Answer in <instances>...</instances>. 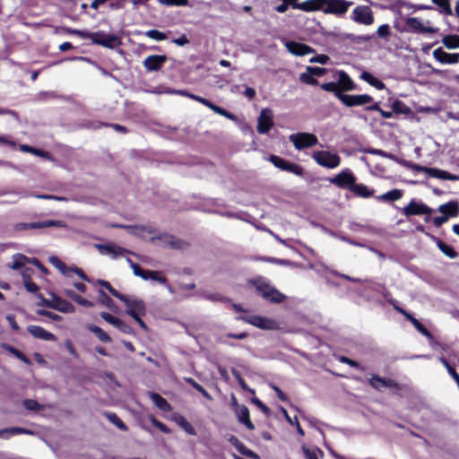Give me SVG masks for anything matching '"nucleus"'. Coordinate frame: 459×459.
<instances>
[{"label":"nucleus","mask_w":459,"mask_h":459,"mask_svg":"<svg viewBox=\"0 0 459 459\" xmlns=\"http://www.w3.org/2000/svg\"><path fill=\"white\" fill-rule=\"evenodd\" d=\"M52 309L62 313H74L75 307L69 301L54 295V302L51 304Z\"/></svg>","instance_id":"5701e85b"},{"label":"nucleus","mask_w":459,"mask_h":459,"mask_svg":"<svg viewBox=\"0 0 459 459\" xmlns=\"http://www.w3.org/2000/svg\"><path fill=\"white\" fill-rule=\"evenodd\" d=\"M30 261L22 254H15L12 257V263L8 265L13 270H21Z\"/></svg>","instance_id":"cd10ccee"},{"label":"nucleus","mask_w":459,"mask_h":459,"mask_svg":"<svg viewBox=\"0 0 459 459\" xmlns=\"http://www.w3.org/2000/svg\"><path fill=\"white\" fill-rule=\"evenodd\" d=\"M87 328L91 333H93L100 342H111V338L109 337V335L105 331H103L100 327L94 325H88Z\"/></svg>","instance_id":"72a5a7b5"},{"label":"nucleus","mask_w":459,"mask_h":459,"mask_svg":"<svg viewBox=\"0 0 459 459\" xmlns=\"http://www.w3.org/2000/svg\"><path fill=\"white\" fill-rule=\"evenodd\" d=\"M20 150L22 152H29V153L34 154L36 156H39V157L49 160H53V158L49 154V152H44V151L39 150V149L33 148V147H31L30 145H27V144H21L20 145Z\"/></svg>","instance_id":"473e14b6"},{"label":"nucleus","mask_w":459,"mask_h":459,"mask_svg":"<svg viewBox=\"0 0 459 459\" xmlns=\"http://www.w3.org/2000/svg\"><path fill=\"white\" fill-rule=\"evenodd\" d=\"M116 40L117 39L115 37L108 35H96V38L93 39L95 43L105 47H112L116 43Z\"/></svg>","instance_id":"ea45409f"},{"label":"nucleus","mask_w":459,"mask_h":459,"mask_svg":"<svg viewBox=\"0 0 459 459\" xmlns=\"http://www.w3.org/2000/svg\"><path fill=\"white\" fill-rule=\"evenodd\" d=\"M442 43L445 47L449 49H455L459 48V36L448 35L442 39Z\"/></svg>","instance_id":"a19ab883"},{"label":"nucleus","mask_w":459,"mask_h":459,"mask_svg":"<svg viewBox=\"0 0 459 459\" xmlns=\"http://www.w3.org/2000/svg\"><path fill=\"white\" fill-rule=\"evenodd\" d=\"M313 160L321 167L335 169L341 164V157L328 151H316L312 153Z\"/></svg>","instance_id":"20e7f679"},{"label":"nucleus","mask_w":459,"mask_h":459,"mask_svg":"<svg viewBox=\"0 0 459 459\" xmlns=\"http://www.w3.org/2000/svg\"><path fill=\"white\" fill-rule=\"evenodd\" d=\"M175 421L189 435L195 436L196 434L193 426L185 419V417L177 415L175 416Z\"/></svg>","instance_id":"c9c22d12"},{"label":"nucleus","mask_w":459,"mask_h":459,"mask_svg":"<svg viewBox=\"0 0 459 459\" xmlns=\"http://www.w3.org/2000/svg\"><path fill=\"white\" fill-rule=\"evenodd\" d=\"M27 331L37 339L48 341V342H55L56 341V337L52 333L45 330L43 327L39 325H29L27 327Z\"/></svg>","instance_id":"6ab92c4d"},{"label":"nucleus","mask_w":459,"mask_h":459,"mask_svg":"<svg viewBox=\"0 0 459 459\" xmlns=\"http://www.w3.org/2000/svg\"><path fill=\"white\" fill-rule=\"evenodd\" d=\"M411 324L423 335H425L429 338L431 337L430 333L419 322V320H417L416 318H411Z\"/></svg>","instance_id":"864d4df0"},{"label":"nucleus","mask_w":459,"mask_h":459,"mask_svg":"<svg viewBox=\"0 0 459 459\" xmlns=\"http://www.w3.org/2000/svg\"><path fill=\"white\" fill-rule=\"evenodd\" d=\"M353 4L347 0H307L294 5V9L304 12L322 11L325 14L343 16Z\"/></svg>","instance_id":"f257e3e1"},{"label":"nucleus","mask_w":459,"mask_h":459,"mask_svg":"<svg viewBox=\"0 0 459 459\" xmlns=\"http://www.w3.org/2000/svg\"><path fill=\"white\" fill-rule=\"evenodd\" d=\"M336 84H338V90L342 93L343 91H353L356 88L354 82L344 71H337L335 74Z\"/></svg>","instance_id":"f3484780"},{"label":"nucleus","mask_w":459,"mask_h":459,"mask_svg":"<svg viewBox=\"0 0 459 459\" xmlns=\"http://www.w3.org/2000/svg\"><path fill=\"white\" fill-rule=\"evenodd\" d=\"M94 247L98 249L100 255H108L112 259H117L118 257L124 256L126 254H129L130 252L119 246L115 244H95Z\"/></svg>","instance_id":"f8f14e48"},{"label":"nucleus","mask_w":459,"mask_h":459,"mask_svg":"<svg viewBox=\"0 0 459 459\" xmlns=\"http://www.w3.org/2000/svg\"><path fill=\"white\" fill-rule=\"evenodd\" d=\"M19 434L32 435L33 432L31 430L26 429L23 428H18V427H13V428H9V429H4L0 430V437H2V438H9L11 436H15V435H19Z\"/></svg>","instance_id":"c85d7f7f"},{"label":"nucleus","mask_w":459,"mask_h":459,"mask_svg":"<svg viewBox=\"0 0 459 459\" xmlns=\"http://www.w3.org/2000/svg\"><path fill=\"white\" fill-rule=\"evenodd\" d=\"M368 152L370 153V154H374V155H379V156L390 159V160H394V161H398V160L393 154H391L389 152H385L383 150L369 149V150H368Z\"/></svg>","instance_id":"603ef678"},{"label":"nucleus","mask_w":459,"mask_h":459,"mask_svg":"<svg viewBox=\"0 0 459 459\" xmlns=\"http://www.w3.org/2000/svg\"><path fill=\"white\" fill-rule=\"evenodd\" d=\"M235 412L240 423L244 424L250 430L255 429V426L249 418L248 408L246 405H237Z\"/></svg>","instance_id":"4be33fe9"},{"label":"nucleus","mask_w":459,"mask_h":459,"mask_svg":"<svg viewBox=\"0 0 459 459\" xmlns=\"http://www.w3.org/2000/svg\"><path fill=\"white\" fill-rule=\"evenodd\" d=\"M195 100L202 103L203 105L208 107L210 109H212V111H214L215 113L221 115V116H223L225 117L226 118L231 120V121H237V117L235 115H233L232 113H230L229 111H227L226 109L213 104L212 102H211L210 100L203 98V97H200L198 96L197 98H195Z\"/></svg>","instance_id":"412c9836"},{"label":"nucleus","mask_w":459,"mask_h":459,"mask_svg":"<svg viewBox=\"0 0 459 459\" xmlns=\"http://www.w3.org/2000/svg\"><path fill=\"white\" fill-rule=\"evenodd\" d=\"M360 78L377 90H384L385 88V85L382 81L373 76L368 72H363L360 74Z\"/></svg>","instance_id":"2f4dec72"},{"label":"nucleus","mask_w":459,"mask_h":459,"mask_svg":"<svg viewBox=\"0 0 459 459\" xmlns=\"http://www.w3.org/2000/svg\"><path fill=\"white\" fill-rule=\"evenodd\" d=\"M126 262L129 264L135 276L141 277L143 280L145 281H155L160 282V284L167 283L166 277H164L160 272L143 270L140 267L139 264H134L130 258H126Z\"/></svg>","instance_id":"1a4fd4ad"},{"label":"nucleus","mask_w":459,"mask_h":459,"mask_svg":"<svg viewBox=\"0 0 459 459\" xmlns=\"http://www.w3.org/2000/svg\"><path fill=\"white\" fill-rule=\"evenodd\" d=\"M49 263L56 267L65 277H72L74 273L77 274L81 279L90 281L83 271L78 267H67L57 256L51 255L48 258Z\"/></svg>","instance_id":"9d476101"},{"label":"nucleus","mask_w":459,"mask_h":459,"mask_svg":"<svg viewBox=\"0 0 459 459\" xmlns=\"http://www.w3.org/2000/svg\"><path fill=\"white\" fill-rule=\"evenodd\" d=\"M290 142L294 145L296 150H303L305 148L313 147L317 144V137L310 133H296L289 136Z\"/></svg>","instance_id":"6e6552de"},{"label":"nucleus","mask_w":459,"mask_h":459,"mask_svg":"<svg viewBox=\"0 0 459 459\" xmlns=\"http://www.w3.org/2000/svg\"><path fill=\"white\" fill-rule=\"evenodd\" d=\"M350 19L359 25L370 26L374 23V13L370 6L359 4L351 13Z\"/></svg>","instance_id":"7ed1b4c3"},{"label":"nucleus","mask_w":459,"mask_h":459,"mask_svg":"<svg viewBox=\"0 0 459 459\" xmlns=\"http://www.w3.org/2000/svg\"><path fill=\"white\" fill-rule=\"evenodd\" d=\"M23 285L28 292L37 293L39 291V286L34 283L31 280L23 281Z\"/></svg>","instance_id":"bf43d9fd"},{"label":"nucleus","mask_w":459,"mask_h":459,"mask_svg":"<svg viewBox=\"0 0 459 459\" xmlns=\"http://www.w3.org/2000/svg\"><path fill=\"white\" fill-rule=\"evenodd\" d=\"M117 227H118V225ZM119 227L126 229L127 231L134 235H140L142 231H143V228L138 226L119 225Z\"/></svg>","instance_id":"e2e57ef3"},{"label":"nucleus","mask_w":459,"mask_h":459,"mask_svg":"<svg viewBox=\"0 0 459 459\" xmlns=\"http://www.w3.org/2000/svg\"><path fill=\"white\" fill-rule=\"evenodd\" d=\"M145 35L154 40L161 41L167 39V35L158 30H150L145 32Z\"/></svg>","instance_id":"49530a36"},{"label":"nucleus","mask_w":459,"mask_h":459,"mask_svg":"<svg viewBox=\"0 0 459 459\" xmlns=\"http://www.w3.org/2000/svg\"><path fill=\"white\" fill-rule=\"evenodd\" d=\"M329 181L340 188H347L351 191V187L354 186L356 182V178L350 169H345L335 177L331 178Z\"/></svg>","instance_id":"9b49d317"},{"label":"nucleus","mask_w":459,"mask_h":459,"mask_svg":"<svg viewBox=\"0 0 459 459\" xmlns=\"http://www.w3.org/2000/svg\"><path fill=\"white\" fill-rule=\"evenodd\" d=\"M238 319L263 330H275L279 327L277 322L273 319L258 315L240 316L238 317Z\"/></svg>","instance_id":"0eeeda50"},{"label":"nucleus","mask_w":459,"mask_h":459,"mask_svg":"<svg viewBox=\"0 0 459 459\" xmlns=\"http://www.w3.org/2000/svg\"><path fill=\"white\" fill-rule=\"evenodd\" d=\"M116 328H117L120 332L124 333H131L133 332L132 328L123 320L119 321Z\"/></svg>","instance_id":"338daca9"},{"label":"nucleus","mask_w":459,"mask_h":459,"mask_svg":"<svg viewBox=\"0 0 459 459\" xmlns=\"http://www.w3.org/2000/svg\"><path fill=\"white\" fill-rule=\"evenodd\" d=\"M276 168L280 169L281 170L285 169V166L287 164V160L276 156V155H271L268 159Z\"/></svg>","instance_id":"09e8293b"},{"label":"nucleus","mask_w":459,"mask_h":459,"mask_svg":"<svg viewBox=\"0 0 459 459\" xmlns=\"http://www.w3.org/2000/svg\"><path fill=\"white\" fill-rule=\"evenodd\" d=\"M74 302H76L77 304H79L82 307H92L94 306V303L92 301H90V300L81 297L80 295H78L76 297V299H74Z\"/></svg>","instance_id":"0e129e2a"},{"label":"nucleus","mask_w":459,"mask_h":459,"mask_svg":"<svg viewBox=\"0 0 459 459\" xmlns=\"http://www.w3.org/2000/svg\"><path fill=\"white\" fill-rule=\"evenodd\" d=\"M307 71L312 74V75L315 77H321L326 73V69L323 67H317V66H307Z\"/></svg>","instance_id":"6e6d98bb"},{"label":"nucleus","mask_w":459,"mask_h":459,"mask_svg":"<svg viewBox=\"0 0 459 459\" xmlns=\"http://www.w3.org/2000/svg\"><path fill=\"white\" fill-rule=\"evenodd\" d=\"M302 451L307 459H319V457L324 456L323 451H321L317 447H307L306 446H302Z\"/></svg>","instance_id":"e433bc0d"},{"label":"nucleus","mask_w":459,"mask_h":459,"mask_svg":"<svg viewBox=\"0 0 459 459\" xmlns=\"http://www.w3.org/2000/svg\"><path fill=\"white\" fill-rule=\"evenodd\" d=\"M105 417L120 430L126 431V425L120 420V418L114 412H105Z\"/></svg>","instance_id":"4c0bfd02"},{"label":"nucleus","mask_w":459,"mask_h":459,"mask_svg":"<svg viewBox=\"0 0 459 459\" xmlns=\"http://www.w3.org/2000/svg\"><path fill=\"white\" fill-rule=\"evenodd\" d=\"M273 115L270 108H263L257 118V132L261 134H267L273 126Z\"/></svg>","instance_id":"ddd939ff"},{"label":"nucleus","mask_w":459,"mask_h":459,"mask_svg":"<svg viewBox=\"0 0 459 459\" xmlns=\"http://www.w3.org/2000/svg\"><path fill=\"white\" fill-rule=\"evenodd\" d=\"M429 177L435 178H439V179H444V180H452V181H455V180L459 179V177L456 175H453V174L448 173L447 171L441 170L438 169H434V168H431V169L429 170Z\"/></svg>","instance_id":"7c9ffc66"},{"label":"nucleus","mask_w":459,"mask_h":459,"mask_svg":"<svg viewBox=\"0 0 459 459\" xmlns=\"http://www.w3.org/2000/svg\"><path fill=\"white\" fill-rule=\"evenodd\" d=\"M285 47L289 52L295 56H306L307 54L313 53L314 49L307 45L298 43L295 41H288L285 43Z\"/></svg>","instance_id":"aec40b11"},{"label":"nucleus","mask_w":459,"mask_h":459,"mask_svg":"<svg viewBox=\"0 0 459 459\" xmlns=\"http://www.w3.org/2000/svg\"><path fill=\"white\" fill-rule=\"evenodd\" d=\"M403 165H405L407 168L411 169V170L413 171H421V172H425L427 173L429 176V170L431 169V168H428V167H424V166H420L419 164H415V163H412V162H408V161H403L402 162Z\"/></svg>","instance_id":"8fccbe9b"},{"label":"nucleus","mask_w":459,"mask_h":459,"mask_svg":"<svg viewBox=\"0 0 459 459\" xmlns=\"http://www.w3.org/2000/svg\"><path fill=\"white\" fill-rule=\"evenodd\" d=\"M204 298L206 299L213 301V302H217V301L225 302V301H228V299L226 298H224L223 296H221L219 293L206 294V295H204Z\"/></svg>","instance_id":"680f3d73"},{"label":"nucleus","mask_w":459,"mask_h":459,"mask_svg":"<svg viewBox=\"0 0 459 459\" xmlns=\"http://www.w3.org/2000/svg\"><path fill=\"white\" fill-rule=\"evenodd\" d=\"M150 398L154 403V404L162 411H169L171 407L169 403L164 399L161 395L156 393H150Z\"/></svg>","instance_id":"c756f323"},{"label":"nucleus","mask_w":459,"mask_h":459,"mask_svg":"<svg viewBox=\"0 0 459 459\" xmlns=\"http://www.w3.org/2000/svg\"><path fill=\"white\" fill-rule=\"evenodd\" d=\"M369 384L375 389L380 390L383 387H394L397 385L391 379L382 378L377 376H372L369 379Z\"/></svg>","instance_id":"393cba45"},{"label":"nucleus","mask_w":459,"mask_h":459,"mask_svg":"<svg viewBox=\"0 0 459 459\" xmlns=\"http://www.w3.org/2000/svg\"><path fill=\"white\" fill-rule=\"evenodd\" d=\"M167 59L165 55H151L143 60V65L148 72H156L163 66Z\"/></svg>","instance_id":"2eb2a0df"},{"label":"nucleus","mask_w":459,"mask_h":459,"mask_svg":"<svg viewBox=\"0 0 459 459\" xmlns=\"http://www.w3.org/2000/svg\"><path fill=\"white\" fill-rule=\"evenodd\" d=\"M330 60V57L326 55H316L309 59L310 63H318L322 65H325Z\"/></svg>","instance_id":"13d9d810"},{"label":"nucleus","mask_w":459,"mask_h":459,"mask_svg":"<svg viewBox=\"0 0 459 459\" xmlns=\"http://www.w3.org/2000/svg\"><path fill=\"white\" fill-rule=\"evenodd\" d=\"M20 271H21V275L22 277L23 281H25L27 280H31V275L33 273V269L24 266Z\"/></svg>","instance_id":"69168bd1"},{"label":"nucleus","mask_w":459,"mask_h":459,"mask_svg":"<svg viewBox=\"0 0 459 459\" xmlns=\"http://www.w3.org/2000/svg\"><path fill=\"white\" fill-rule=\"evenodd\" d=\"M351 192H352L356 196L362 198H369L373 196L375 193L373 189H369L367 186L356 183L351 187Z\"/></svg>","instance_id":"bb28decb"},{"label":"nucleus","mask_w":459,"mask_h":459,"mask_svg":"<svg viewBox=\"0 0 459 459\" xmlns=\"http://www.w3.org/2000/svg\"><path fill=\"white\" fill-rule=\"evenodd\" d=\"M320 87L325 91L333 92L338 100L339 96L343 95V93H342L341 91L338 90V84H336V82L322 83Z\"/></svg>","instance_id":"79ce46f5"},{"label":"nucleus","mask_w":459,"mask_h":459,"mask_svg":"<svg viewBox=\"0 0 459 459\" xmlns=\"http://www.w3.org/2000/svg\"><path fill=\"white\" fill-rule=\"evenodd\" d=\"M438 211L444 215L448 217H456L459 212V206L456 202H449L444 204H441L438 208Z\"/></svg>","instance_id":"a878e982"},{"label":"nucleus","mask_w":459,"mask_h":459,"mask_svg":"<svg viewBox=\"0 0 459 459\" xmlns=\"http://www.w3.org/2000/svg\"><path fill=\"white\" fill-rule=\"evenodd\" d=\"M152 424L157 428L159 429L161 432L163 433H169L170 430L169 429V428L162 422L157 420L156 419H152Z\"/></svg>","instance_id":"774afa93"},{"label":"nucleus","mask_w":459,"mask_h":459,"mask_svg":"<svg viewBox=\"0 0 459 459\" xmlns=\"http://www.w3.org/2000/svg\"><path fill=\"white\" fill-rule=\"evenodd\" d=\"M339 100L347 107L363 106L373 102V98L368 94L339 96Z\"/></svg>","instance_id":"4468645a"},{"label":"nucleus","mask_w":459,"mask_h":459,"mask_svg":"<svg viewBox=\"0 0 459 459\" xmlns=\"http://www.w3.org/2000/svg\"><path fill=\"white\" fill-rule=\"evenodd\" d=\"M230 443L237 448V450L243 455L252 459H257L258 456L255 453L248 449L242 442H240L236 437L231 436L229 438Z\"/></svg>","instance_id":"b1692460"},{"label":"nucleus","mask_w":459,"mask_h":459,"mask_svg":"<svg viewBox=\"0 0 459 459\" xmlns=\"http://www.w3.org/2000/svg\"><path fill=\"white\" fill-rule=\"evenodd\" d=\"M433 57L441 64L454 65L459 62V53H447L442 48L433 51Z\"/></svg>","instance_id":"a211bd4d"},{"label":"nucleus","mask_w":459,"mask_h":459,"mask_svg":"<svg viewBox=\"0 0 459 459\" xmlns=\"http://www.w3.org/2000/svg\"><path fill=\"white\" fill-rule=\"evenodd\" d=\"M299 81L303 83L309 85H316L318 84V81L312 75L311 73L306 70L305 73H302L299 75Z\"/></svg>","instance_id":"a18cd8bd"},{"label":"nucleus","mask_w":459,"mask_h":459,"mask_svg":"<svg viewBox=\"0 0 459 459\" xmlns=\"http://www.w3.org/2000/svg\"><path fill=\"white\" fill-rule=\"evenodd\" d=\"M431 2L439 7L440 13H443L446 15L453 14L450 0H431Z\"/></svg>","instance_id":"58836bf2"},{"label":"nucleus","mask_w":459,"mask_h":459,"mask_svg":"<svg viewBox=\"0 0 459 459\" xmlns=\"http://www.w3.org/2000/svg\"><path fill=\"white\" fill-rule=\"evenodd\" d=\"M406 30L411 33H437L438 29L431 25V22L427 20L422 22L417 17H409L405 21Z\"/></svg>","instance_id":"39448f33"},{"label":"nucleus","mask_w":459,"mask_h":459,"mask_svg":"<svg viewBox=\"0 0 459 459\" xmlns=\"http://www.w3.org/2000/svg\"><path fill=\"white\" fill-rule=\"evenodd\" d=\"M403 196V192L399 189H393L377 197L378 201H397Z\"/></svg>","instance_id":"f704fd0d"},{"label":"nucleus","mask_w":459,"mask_h":459,"mask_svg":"<svg viewBox=\"0 0 459 459\" xmlns=\"http://www.w3.org/2000/svg\"><path fill=\"white\" fill-rule=\"evenodd\" d=\"M98 283L107 289L114 297L117 298L121 295L117 290H115L108 281L99 280Z\"/></svg>","instance_id":"5fc2aeb1"},{"label":"nucleus","mask_w":459,"mask_h":459,"mask_svg":"<svg viewBox=\"0 0 459 459\" xmlns=\"http://www.w3.org/2000/svg\"><path fill=\"white\" fill-rule=\"evenodd\" d=\"M99 293L100 295V301L105 305L107 307H108L109 309L111 310H115V305H114V302L113 300L108 297L107 296L103 290H99Z\"/></svg>","instance_id":"3c124183"},{"label":"nucleus","mask_w":459,"mask_h":459,"mask_svg":"<svg viewBox=\"0 0 459 459\" xmlns=\"http://www.w3.org/2000/svg\"><path fill=\"white\" fill-rule=\"evenodd\" d=\"M437 247L441 250L443 254L450 258H455L457 255V253L454 250V248L442 241L437 242Z\"/></svg>","instance_id":"c03bdc74"},{"label":"nucleus","mask_w":459,"mask_h":459,"mask_svg":"<svg viewBox=\"0 0 459 459\" xmlns=\"http://www.w3.org/2000/svg\"><path fill=\"white\" fill-rule=\"evenodd\" d=\"M284 171H288L297 176H301L303 174V169L299 165L289 161H287Z\"/></svg>","instance_id":"de8ad7c7"},{"label":"nucleus","mask_w":459,"mask_h":459,"mask_svg":"<svg viewBox=\"0 0 459 459\" xmlns=\"http://www.w3.org/2000/svg\"><path fill=\"white\" fill-rule=\"evenodd\" d=\"M377 33L379 38H387L390 35V26L388 24H382L378 27Z\"/></svg>","instance_id":"4d7b16f0"},{"label":"nucleus","mask_w":459,"mask_h":459,"mask_svg":"<svg viewBox=\"0 0 459 459\" xmlns=\"http://www.w3.org/2000/svg\"><path fill=\"white\" fill-rule=\"evenodd\" d=\"M253 284L257 293L271 302L281 303L286 299L285 295L272 286L264 278L255 280Z\"/></svg>","instance_id":"f03ea898"},{"label":"nucleus","mask_w":459,"mask_h":459,"mask_svg":"<svg viewBox=\"0 0 459 459\" xmlns=\"http://www.w3.org/2000/svg\"><path fill=\"white\" fill-rule=\"evenodd\" d=\"M403 213L407 217L411 215L430 214L431 209L424 204L411 200L409 204L403 209Z\"/></svg>","instance_id":"dca6fc26"},{"label":"nucleus","mask_w":459,"mask_h":459,"mask_svg":"<svg viewBox=\"0 0 459 459\" xmlns=\"http://www.w3.org/2000/svg\"><path fill=\"white\" fill-rule=\"evenodd\" d=\"M118 299L125 303L127 307L126 314L131 317L144 316L146 314V307L142 299L123 294L118 297Z\"/></svg>","instance_id":"423d86ee"},{"label":"nucleus","mask_w":459,"mask_h":459,"mask_svg":"<svg viewBox=\"0 0 459 459\" xmlns=\"http://www.w3.org/2000/svg\"><path fill=\"white\" fill-rule=\"evenodd\" d=\"M23 405L26 409H28L30 411H37L40 408V405L39 403H37L34 400H30V399L24 400Z\"/></svg>","instance_id":"052dcab7"},{"label":"nucleus","mask_w":459,"mask_h":459,"mask_svg":"<svg viewBox=\"0 0 459 459\" xmlns=\"http://www.w3.org/2000/svg\"><path fill=\"white\" fill-rule=\"evenodd\" d=\"M185 381L186 383H188L189 385H191L199 393H201L206 399H208V400L212 399L211 394L201 385H199L197 382H195L193 378L186 377Z\"/></svg>","instance_id":"37998d69"}]
</instances>
